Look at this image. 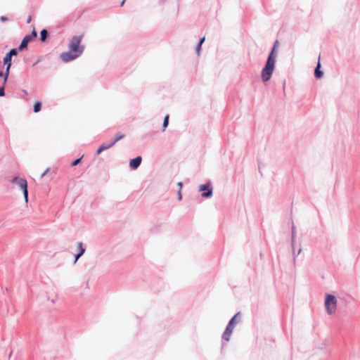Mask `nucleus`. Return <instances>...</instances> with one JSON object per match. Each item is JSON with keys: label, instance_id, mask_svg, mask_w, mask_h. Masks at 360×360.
<instances>
[{"label": "nucleus", "instance_id": "10", "mask_svg": "<svg viewBox=\"0 0 360 360\" xmlns=\"http://www.w3.org/2000/svg\"><path fill=\"white\" fill-rule=\"evenodd\" d=\"M321 63L319 60L318 63L314 69V77L317 79L322 78L323 76V72L321 70Z\"/></svg>", "mask_w": 360, "mask_h": 360}, {"label": "nucleus", "instance_id": "22", "mask_svg": "<svg viewBox=\"0 0 360 360\" xmlns=\"http://www.w3.org/2000/svg\"><path fill=\"white\" fill-rule=\"evenodd\" d=\"M17 53H18V52H17V50H16L15 49H11V50L8 53V55H10L11 57H12L13 56H16V55H17Z\"/></svg>", "mask_w": 360, "mask_h": 360}, {"label": "nucleus", "instance_id": "28", "mask_svg": "<svg viewBox=\"0 0 360 360\" xmlns=\"http://www.w3.org/2000/svg\"><path fill=\"white\" fill-rule=\"evenodd\" d=\"M49 172V169H47L42 174L41 178H43L47 173Z\"/></svg>", "mask_w": 360, "mask_h": 360}, {"label": "nucleus", "instance_id": "3", "mask_svg": "<svg viewBox=\"0 0 360 360\" xmlns=\"http://www.w3.org/2000/svg\"><path fill=\"white\" fill-rule=\"evenodd\" d=\"M337 307V299L332 294H327L325 298V308L328 314L332 315L335 312Z\"/></svg>", "mask_w": 360, "mask_h": 360}, {"label": "nucleus", "instance_id": "19", "mask_svg": "<svg viewBox=\"0 0 360 360\" xmlns=\"http://www.w3.org/2000/svg\"><path fill=\"white\" fill-rule=\"evenodd\" d=\"M169 115H167L165 117L164 122H163V124H162L163 131H165V128L168 126V124H169Z\"/></svg>", "mask_w": 360, "mask_h": 360}, {"label": "nucleus", "instance_id": "23", "mask_svg": "<svg viewBox=\"0 0 360 360\" xmlns=\"http://www.w3.org/2000/svg\"><path fill=\"white\" fill-rule=\"evenodd\" d=\"M29 36H32V39H34L37 36V33L35 30H33L32 32V34H30Z\"/></svg>", "mask_w": 360, "mask_h": 360}, {"label": "nucleus", "instance_id": "24", "mask_svg": "<svg viewBox=\"0 0 360 360\" xmlns=\"http://www.w3.org/2000/svg\"><path fill=\"white\" fill-rule=\"evenodd\" d=\"M5 95L4 93V87H0V96H4Z\"/></svg>", "mask_w": 360, "mask_h": 360}, {"label": "nucleus", "instance_id": "30", "mask_svg": "<svg viewBox=\"0 0 360 360\" xmlns=\"http://www.w3.org/2000/svg\"><path fill=\"white\" fill-rule=\"evenodd\" d=\"M30 21H31V17L30 16L29 18L27 19V22L29 23V22H30Z\"/></svg>", "mask_w": 360, "mask_h": 360}, {"label": "nucleus", "instance_id": "31", "mask_svg": "<svg viewBox=\"0 0 360 360\" xmlns=\"http://www.w3.org/2000/svg\"><path fill=\"white\" fill-rule=\"evenodd\" d=\"M3 72H0V77L3 76Z\"/></svg>", "mask_w": 360, "mask_h": 360}, {"label": "nucleus", "instance_id": "15", "mask_svg": "<svg viewBox=\"0 0 360 360\" xmlns=\"http://www.w3.org/2000/svg\"><path fill=\"white\" fill-rule=\"evenodd\" d=\"M124 137V134H122L120 132H118V133H117L115 134V139L112 141V143H114V145H115L117 141H119L120 140H121Z\"/></svg>", "mask_w": 360, "mask_h": 360}, {"label": "nucleus", "instance_id": "13", "mask_svg": "<svg viewBox=\"0 0 360 360\" xmlns=\"http://www.w3.org/2000/svg\"><path fill=\"white\" fill-rule=\"evenodd\" d=\"M78 248L79 249V253L77 254L75 257V262H77V260L85 252V249L83 248V245H82V243H78Z\"/></svg>", "mask_w": 360, "mask_h": 360}, {"label": "nucleus", "instance_id": "2", "mask_svg": "<svg viewBox=\"0 0 360 360\" xmlns=\"http://www.w3.org/2000/svg\"><path fill=\"white\" fill-rule=\"evenodd\" d=\"M84 37L83 34L74 36L71 39L69 44V49L71 51L78 53L79 56L84 50V47L80 46V43Z\"/></svg>", "mask_w": 360, "mask_h": 360}, {"label": "nucleus", "instance_id": "27", "mask_svg": "<svg viewBox=\"0 0 360 360\" xmlns=\"http://www.w3.org/2000/svg\"><path fill=\"white\" fill-rule=\"evenodd\" d=\"M177 186H178V187H179V190H181L182 186H183L182 183H181V182H179V183L177 184Z\"/></svg>", "mask_w": 360, "mask_h": 360}, {"label": "nucleus", "instance_id": "1", "mask_svg": "<svg viewBox=\"0 0 360 360\" xmlns=\"http://www.w3.org/2000/svg\"><path fill=\"white\" fill-rule=\"evenodd\" d=\"M278 45V41L276 40L268 55L266 63L262 70L261 78L264 82H266L271 79L274 71Z\"/></svg>", "mask_w": 360, "mask_h": 360}, {"label": "nucleus", "instance_id": "29", "mask_svg": "<svg viewBox=\"0 0 360 360\" xmlns=\"http://www.w3.org/2000/svg\"><path fill=\"white\" fill-rule=\"evenodd\" d=\"M8 20V18H7L6 17H5V16H1V21H6V20Z\"/></svg>", "mask_w": 360, "mask_h": 360}, {"label": "nucleus", "instance_id": "26", "mask_svg": "<svg viewBox=\"0 0 360 360\" xmlns=\"http://www.w3.org/2000/svg\"><path fill=\"white\" fill-rule=\"evenodd\" d=\"M262 167V164L259 162V163H258V168H259V172H260V173H262V172H261ZM261 174L262 175V174Z\"/></svg>", "mask_w": 360, "mask_h": 360}, {"label": "nucleus", "instance_id": "9", "mask_svg": "<svg viewBox=\"0 0 360 360\" xmlns=\"http://www.w3.org/2000/svg\"><path fill=\"white\" fill-rule=\"evenodd\" d=\"M141 160H142V158L141 156H138V157L131 160L129 162L130 167L133 169H136L140 165Z\"/></svg>", "mask_w": 360, "mask_h": 360}, {"label": "nucleus", "instance_id": "25", "mask_svg": "<svg viewBox=\"0 0 360 360\" xmlns=\"http://www.w3.org/2000/svg\"><path fill=\"white\" fill-rule=\"evenodd\" d=\"M182 198V195H181V190H179L178 191V200H181Z\"/></svg>", "mask_w": 360, "mask_h": 360}, {"label": "nucleus", "instance_id": "12", "mask_svg": "<svg viewBox=\"0 0 360 360\" xmlns=\"http://www.w3.org/2000/svg\"><path fill=\"white\" fill-rule=\"evenodd\" d=\"M114 146V143H110L109 144H102L97 150V154H100L102 151L107 150Z\"/></svg>", "mask_w": 360, "mask_h": 360}, {"label": "nucleus", "instance_id": "6", "mask_svg": "<svg viewBox=\"0 0 360 360\" xmlns=\"http://www.w3.org/2000/svg\"><path fill=\"white\" fill-rule=\"evenodd\" d=\"M199 191L201 192L202 198H210L212 195V189L210 184H203L200 186Z\"/></svg>", "mask_w": 360, "mask_h": 360}, {"label": "nucleus", "instance_id": "4", "mask_svg": "<svg viewBox=\"0 0 360 360\" xmlns=\"http://www.w3.org/2000/svg\"><path fill=\"white\" fill-rule=\"evenodd\" d=\"M242 314L240 311L237 312L229 321L226 325V342L229 341L230 336L233 333L236 324L241 321Z\"/></svg>", "mask_w": 360, "mask_h": 360}, {"label": "nucleus", "instance_id": "20", "mask_svg": "<svg viewBox=\"0 0 360 360\" xmlns=\"http://www.w3.org/2000/svg\"><path fill=\"white\" fill-rule=\"evenodd\" d=\"M205 37H202L200 40L199 44H198V48H197V53H198V56L200 55L201 45L205 41Z\"/></svg>", "mask_w": 360, "mask_h": 360}, {"label": "nucleus", "instance_id": "11", "mask_svg": "<svg viewBox=\"0 0 360 360\" xmlns=\"http://www.w3.org/2000/svg\"><path fill=\"white\" fill-rule=\"evenodd\" d=\"M32 40V36H25L22 41H21V44L19 46L20 50H22L23 49L26 48L27 46L28 43Z\"/></svg>", "mask_w": 360, "mask_h": 360}, {"label": "nucleus", "instance_id": "17", "mask_svg": "<svg viewBox=\"0 0 360 360\" xmlns=\"http://www.w3.org/2000/svg\"><path fill=\"white\" fill-rule=\"evenodd\" d=\"M41 102L39 101H37L34 103V112H38L40 111L41 110Z\"/></svg>", "mask_w": 360, "mask_h": 360}, {"label": "nucleus", "instance_id": "16", "mask_svg": "<svg viewBox=\"0 0 360 360\" xmlns=\"http://www.w3.org/2000/svg\"><path fill=\"white\" fill-rule=\"evenodd\" d=\"M292 255H293V263L295 264V259L297 258V257L302 252V248H300L297 252H295V247L292 248Z\"/></svg>", "mask_w": 360, "mask_h": 360}, {"label": "nucleus", "instance_id": "14", "mask_svg": "<svg viewBox=\"0 0 360 360\" xmlns=\"http://www.w3.org/2000/svg\"><path fill=\"white\" fill-rule=\"evenodd\" d=\"M295 236H296V228L294 225L292 226V231H291V245L294 248V244L295 243Z\"/></svg>", "mask_w": 360, "mask_h": 360}, {"label": "nucleus", "instance_id": "5", "mask_svg": "<svg viewBox=\"0 0 360 360\" xmlns=\"http://www.w3.org/2000/svg\"><path fill=\"white\" fill-rule=\"evenodd\" d=\"M12 182L17 184L18 187L22 191L25 202L28 201V191L27 183L25 179L15 177Z\"/></svg>", "mask_w": 360, "mask_h": 360}, {"label": "nucleus", "instance_id": "7", "mask_svg": "<svg viewBox=\"0 0 360 360\" xmlns=\"http://www.w3.org/2000/svg\"><path fill=\"white\" fill-rule=\"evenodd\" d=\"M79 55L78 53H76L75 52H72V51H68V52H65V53H62L60 54V58L64 61V62H69V61H71L75 58H77V57H79Z\"/></svg>", "mask_w": 360, "mask_h": 360}, {"label": "nucleus", "instance_id": "8", "mask_svg": "<svg viewBox=\"0 0 360 360\" xmlns=\"http://www.w3.org/2000/svg\"><path fill=\"white\" fill-rule=\"evenodd\" d=\"M11 58L12 57L7 53L6 55V56L4 57V63L7 65L5 77H4V83L6 82L8 77L9 70H10V68L11 66Z\"/></svg>", "mask_w": 360, "mask_h": 360}, {"label": "nucleus", "instance_id": "21", "mask_svg": "<svg viewBox=\"0 0 360 360\" xmlns=\"http://www.w3.org/2000/svg\"><path fill=\"white\" fill-rule=\"evenodd\" d=\"M82 157H83V156H82L81 158H78V159L75 160V161H73V162L71 163V166H72V167H75V166L77 165L79 163H80V162H81V160H82Z\"/></svg>", "mask_w": 360, "mask_h": 360}, {"label": "nucleus", "instance_id": "18", "mask_svg": "<svg viewBox=\"0 0 360 360\" xmlns=\"http://www.w3.org/2000/svg\"><path fill=\"white\" fill-rule=\"evenodd\" d=\"M47 30H42L40 33V39L42 41H44L46 39L47 37Z\"/></svg>", "mask_w": 360, "mask_h": 360}]
</instances>
